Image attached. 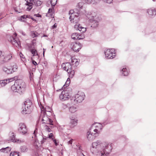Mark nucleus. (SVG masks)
I'll return each instance as SVG.
<instances>
[{"instance_id": "bb28decb", "label": "nucleus", "mask_w": 156, "mask_h": 156, "mask_svg": "<svg viewBox=\"0 0 156 156\" xmlns=\"http://www.w3.org/2000/svg\"><path fill=\"white\" fill-rule=\"evenodd\" d=\"M20 149L21 151L23 152H26L28 150L27 147L26 146H23L20 147Z\"/></svg>"}, {"instance_id": "473e14b6", "label": "nucleus", "mask_w": 156, "mask_h": 156, "mask_svg": "<svg viewBox=\"0 0 156 156\" xmlns=\"http://www.w3.org/2000/svg\"><path fill=\"white\" fill-rule=\"evenodd\" d=\"M30 51L33 54V56L38 55V54L37 51L34 48H32L30 49Z\"/></svg>"}, {"instance_id": "37998d69", "label": "nucleus", "mask_w": 156, "mask_h": 156, "mask_svg": "<svg viewBox=\"0 0 156 156\" xmlns=\"http://www.w3.org/2000/svg\"><path fill=\"white\" fill-rule=\"evenodd\" d=\"M147 13L150 15H152L153 13V10L151 9H148L147 11Z\"/></svg>"}, {"instance_id": "bf43d9fd", "label": "nucleus", "mask_w": 156, "mask_h": 156, "mask_svg": "<svg viewBox=\"0 0 156 156\" xmlns=\"http://www.w3.org/2000/svg\"><path fill=\"white\" fill-rule=\"evenodd\" d=\"M45 50H46L45 49H43L44 51H43V54L44 56V52H45Z\"/></svg>"}, {"instance_id": "4468645a", "label": "nucleus", "mask_w": 156, "mask_h": 156, "mask_svg": "<svg viewBox=\"0 0 156 156\" xmlns=\"http://www.w3.org/2000/svg\"><path fill=\"white\" fill-rule=\"evenodd\" d=\"M71 48L75 51L78 52L81 48V44L75 42H72L70 45Z\"/></svg>"}, {"instance_id": "393cba45", "label": "nucleus", "mask_w": 156, "mask_h": 156, "mask_svg": "<svg viewBox=\"0 0 156 156\" xmlns=\"http://www.w3.org/2000/svg\"><path fill=\"white\" fill-rule=\"evenodd\" d=\"M2 69L5 73L7 74L12 73V71H12L10 68L9 69L6 67H4L2 68Z\"/></svg>"}, {"instance_id": "6ab92c4d", "label": "nucleus", "mask_w": 156, "mask_h": 156, "mask_svg": "<svg viewBox=\"0 0 156 156\" xmlns=\"http://www.w3.org/2000/svg\"><path fill=\"white\" fill-rule=\"evenodd\" d=\"M9 139L11 141L13 142H18L19 140H17L15 138V135L13 132H11L9 133Z\"/></svg>"}, {"instance_id": "b1692460", "label": "nucleus", "mask_w": 156, "mask_h": 156, "mask_svg": "<svg viewBox=\"0 0 156 156\" xmlns=\"http://www.w3.org/2000/svg\"><path fill=\"white\" fill-rule=\"evenodd\" d=\"M11 150V148L9 147L5 148H2L0 150V152H2L5 153H8Z\"/></svg>"}, {"instance_id": "864d4df0", "label": "nucleus", "mask_w": 156, "mask_h": 156, "mask_svg": "<svg viewBox=\"0 0 156 156\" xmlns=\"http://www.w3.org/2000/svg\"><path fill=\"white\" fill-rule=\"evenodd\" d=\"M34 15L36 16L37 17H41V15H40L39 14H35Z\"/></svg>"}, {"instance_id": "20e7f679", "label": "nucleus", "mask_w": 156, "mask_h": 156, "mask_svg": "<svg viewBox=\"0 0 156 156\" xmlns=\"http://www.w3.org/2000/svg\"><path fill=\"white\" fill-rule=\"evenodd\" d=\"M41 114L39 117V120H41L43 123L53 125V121L47 116V114H45V112L43 110V108H41Z\"/></svg>"}, {"instance_id": "13d9d810", "label": "nucleus", "mask_w": 156, "mask_h": 156, "mask_svg": "<svg viewBox=\"0 0 156 156\" xmlns=\"http://www.w3.org/2000/svg\"><path fill=\"white\" fill-rule=\"evenodd\" d=\"M63 107H64V108H65V107L66 108V107H67V105H64V104H63Z\"/></svg>"}, {"instance_id": "aec40b11", "label": "nucleus", "mask_w": 156, "mask_h": 156, "mask_svg": "<svg viewBox=\"0 0 156 156\" xmlns=\"http://www.w3.org/2000/svg\"><path fill=\"white\" fill-rule=\"evenodd\" d=\"M78 110V108L76 106H72L69 108V112L72 113H75Z\"/></svg>"}, {"instance_id": "4c0bfd02", "label": "nucleus", "mask_w": 156, "mask_h": 156, "mask_svg": "<svg viewBox=\"0 0 156 156\" xmlns=\"http://www.w3.org/2000/svg\"><path fill=\"white\" fill-rule=\"evenodd\" d=\"M10 156H19V153L16 152H12L10 154Z\"/></svg>"}, {"instance_id": "ddd939ff", "label": "nucleus", "mask_w": 156, "mask_h": 156, "mask_svg": "<svg viewBox=\"0 0 156 156\" xmlns=\"http://www.w3.org/2000/svg\"><path fill=\"white\" fill-rule=\"evenodd\" d=\"M71 37L74 40H78L83 39L85 37V35L83 34L74 33L72 34Z\"/></svg>"}, {"instance_id": "e433bc0d", "label": "nucleus", "mask_w": 156, "mask_h": 156, "mask_svg": "<svg viewBox=\"0 0 156 156\" xmlns=\"http://www.w3.org/2000/svg\"><path fill=\"white\" fill-rule=\"evenodd\" d=\"M33 2H34V3L37 6H40L41 4V2L40 1H36L34 0Z\"/></svg>"}, {"instance_id": "a19ab883", "label": "nucleus", "mask_w": 156, "mask_h": 156, "mask_svg": "<svg viewBox=\"0 0 156 156\" xmlns=\"http://www.w3.org/2000/svg\"><path fill=\"white\" fill-rule=\"evenodd\" d=\"M45 129L46 131L50 132L51 131V129L48 126L45 125L44 126Z\"/></svg>"}, {"instance_id": "69168bd1", "label": "nucleus", "mask_w": 156, "mask_h": 156, "mask_svg": "<svg viewBox=\"0 0 156 156\" xmlns=\"http://www.w3.org/2000/svg\"><path fill=\"white\" fill-rule=\"evenodd\" d=\"M153 1H155L156 0H152Z\"/></svg>"}, {"instance_id": "9b49d317", "label": "nucleus", "mask_w": 156, "mask_h": 156, "mask_svg": "<svg viewBox=\"0 0 156 156\" xmlns=\"http://www.w3.org/2000/svg\"><path fill=\"white\" fill-rule=\"evenodd\" d=\"M69 91L66 90L62 91L61 94L59 95L60 99L62 101L67 100L70 97Z\"/></svg>"}, {"instance_id": "0e129e2a", "label": "nucleus", "mask_w": 156, "mask_h": 156, "mask_svg": "<svg viewBox=\"0 0 156 156\" xmlns=\"http://www.w3.org/2000/svg\"><path fill=\"white\" fill-rule=\"evenodd\" d=\"M51 48H53V46H52V47H51Z\"/></svg>"}, {"instance_id": "1a4fd4ad", "label": "nucleus", "mask_w": 156, "mask_h": 156, "mask_svg": "<svg viewBox=\"0 0 156 156\" xmlns=\"http://www.w3.org/2000/svg\"><path fill=\"white\" fill-rule=\"evenodd\" d=\"M105 57L108 58L112 59L114 58L116 55L114 49H107L105 51Z\"/></svg>"}, {"instance_id": "a211bd4d", "label": "nucleus", "mask_w": 156, "mask_h": 156, "mask_svg": "<svg viewBox=\"0 0 156 156\" xmlns=\"http://www.w3.org/2000/svg\"><path fill=\"white\" fill-rule=\"evenodd\" d=\"M75 29L77 30H79L82 32H84L86 30V28L82 27L80 24H76L74 26Z\"/></svg>"}, {"instance_id": "0eeeda50", "label": "nucleus", "mask_w": 156, "mask_h": 156, "mask_svg": "<svg viewBox=\"0 0 156 156\" xmlns=\"http://www.w3.org/2000/svg\"><path fill=\"white\" fill-rule=\"evenodd\" d=\"M85 95L84 93L82 92L79 91L73 97L74 101L76 102H82L84 100Z\"/></svg>"}, {"instance_id": "8fccbe9b", "label": "nucleus", "mask_w": 156, "mask_h": 156, "mask_svg": "<svg viewBox=\"0 0 156 156\" xmlns=\"http://www.w3.org/2000/svg\"><path fill=\"white\" fill-rule=\"evenodd\" d=\"M20 56L21 58L24 59L25 58V57L24 55L22 54L21 53H20Z\"/></svg>"}, {"instance_id": "f704fd0d", "label": "nucleus", "mask_w": 156, "mask_h": 156, "mask_svg": "<svg viewBox=\"0 0 156 156\" xmlns=\"http://www.w3.org/2000/svg\"><path fill=\"white\" fill-rule=\"evenodd\" d=\"M50 2L52 6V9H53V7H54L56 5L57 2V0H50Z\"/></svg>"}, {"instance_id": "3c124183", "label": "nucleus", "mask_w": 156, "mask_h": 156, "mask_svg": "<svg viewBox=\"0 0 156 156\" xmlns=\"http://www.w3.org/2000/svg\"><path fill=\"white\" fill-rule=\"evenodd\" d=\"M53 141L54 142V143L57 146V145H58V143L57 142V141H56V140L55 139V140H53Z\"/></svg>"}, {"instance_id": "f3484780", "label": "nucleus", "mask_w": 156, "mask_h": 156, "mask_svg": "<svg viewBox=\"0 0 156 156\" xmlns=\"http://www.w3.org/2000/svg\"><path fill=\"white\" fill-rule=\"evenodd\" d=\"M22 113L23 114H29L31 112V109L29 108L26 107V106L23 105L22 108Z\"/></svg>"}, {"instance_id": "09e8293b", "label": "nucleus", "mask_w": 156, "mask_h": 156, "mask_svg": "<svg viewBox=\"0 0 156 156\" xmlns=\"http://www.w3.org/2000/svg\"><path fill=\"white\" fill-rule=\"evenodd\" d=\"M20 33L24 36H25L26 35L25 33L22 30H20Z\"/></svg>"}, {"instance_id": "ea45409f", "label": "nucleus", "mask_w": 156, "mask_h": 156, "mask_svg": "<svg viewBox=\"0 0 156 156\" xmlns=\"http://www.w3.org/2000/svg\"><path fill=\"white\" fill-rule=\"evenodd\" d=\"M37 129H36L34 131V133H33V135L32 136V138H33V137H36V135L37 133Z\"/></svg>"}, {"instance_id": "2eb2a0df", "label": "nucleus", "mask_w": 156, "mask_h": 156, "mask_svg": "<svg viewBox=\"0 0 156 156\" xmlns=\"http://www.w3.org/2000/svg\"><path fill=\"white\" fill-rule=\"evenodd\" d=\"M69 125L71 128H73L76 126L77 123V120L75 117H70Z\"/></svg>"}, {"instance_id": "423d86ee", "label": "nucleus", "mask_w": 156, "mask_h": 156, "mask_svg": "<svg viewBox=\"0 0 156 156\" xmlns=\"http://www.w3.org/2000/svg\"><path fill=\"white\" fill-rule=\"evenodd\" d=\"M103 126L101 124L96 123L92 125L90 129L98 136Z\"/></svg>"}, {"instance_id": "7c9ffc66", "label": "nucleus", "mask_w": 156, "mask_h": 156, "mask_svg": "<svg viewBox=\"0 0 156 156\" xmlns=\"http://www.w3.org/2000/svg\"><path fill=\"white\" fill-rule=\"evenodd\" d=\"M42 108H43V110L44 111L45 114H47V113H46V112H50L51 113V112L52 111L51 109V108H49V107L46 108L45 109L43 107Z\"/></svg>"}, {"instance_id": "4be33fe9", "label": "nucleus", "mask_w": 156, "mask_h": 156, "mask_svg": "<svg viewBox=\"0 0 156 156\" xmlns=\"http://www.w3.org/2000/svg\"><path fill=\"white\" fill-rule=\"evenodd\" d=\"M12 56L10 55H7L5 56L4 59L2 60V63L8 62L9 60L10 59L12 58Z\"/></svg>"}, {"instance_id": "f257e3e1", "label": "nucleus", "mask_w": 156, "mask_h": 156, "mask_svg": "<svg viewBox=\"0 0 156 156\" xmlns=\"http://www.w3.org/2000/svg\"><path fill=\"white\" fill-rule=\"evenodd\" d=\"M112 149V145L110 143L97 140L93 142L90 151L92 153L97 156H109Z\"/></svg>"}, {"instance_id": "c756f323", "label": "nucleus", "mask_w": 156, "mask_h": 156, "mask_svg": "<svg viewBox=\"0 0 156 156\" xmlns=\"http://www.w3.org/2000/svg\"><path fill=\"white\" fill-rule=\"evenodd\" d=\"M7 83H8L7 79L1 80L0 81V84L2 87H4Z\"/></svg>"}, {"instance_id": "c9c22d12", "label": "nucleus", "mask_w": 156, "mask_h": 156, "mask_svg": "<svg viewBox=\"0 0 156 156\" xmlns=\"http://www.w3.org/2000/svg\"><path fill=\"white\" fill-rule=\"evenodd\" d=\"M29 16H28L27 15H24L23 16H21V18L20 19V21H23V22H24L25 21V20H23L22 19H26V18H30L29 17Z\"/></svg>"}, {"instance_id": "cd10ccee", "label": "nucleus", "mask_w": 156, "mask_h": 156, "mask_svg": "<svg viewBox=\"0 0 156 156\" xmlns=\"http://www.w3.org/2000/svg\"><path fill=\"white\" fill-rule=\"evenodd\" d=\"M11 70L12 71V73L15 71H16L17 69V66L16 64H14L13 65L11 66Z\"/></svg>"}, {"instance_id": "79ce46f5", "label": "nucleus", "mask_w": 156, "mask_h": 156, "mask_svg": "<svg viewBox=\"0 0 156 156\" xmlns=\"http://www.w3.org/2000/svg\"><path fill=\"white\" fill-rule=\"evenodd\" d=\"M8 83H9L10 82H12L15 80L14 78H11L7 79Z\"/></svg>"}, {"instance_id": "603ef678", "label": "nucleus", "mask_w": 156, "mask_h": 156, "mask_svg": "<svg viewBox=\"0 0 156 156\" xmlns=\"http://www.w3.org/2000/svg\"><path fill=\"white\" fill-rule=\"evenodd\" d=\"M32 63L34 65H37V63L34 60L32 61Z\"/></svg>"}, {"instance_id": "72a5a7b5", "label": "nucleus", "mask_w": 156, "mask_h": 156, "mask_svg": "<svg viewBox=\"0 0 156 156\" xmlns=\"http://www.w3.org/2000/svg\"><path fill=\"white\" fill-rule=\"evenodd\" d=\"M122 74L124 76H126L128 75V73L126 68H123L122 70Z\"/></svg>"}, {"instance_id": "4d7b16f0", "label": "nucleus", "mask_w": 156, "mask_h": 156, "mask_svg": "<svg viewBox=\"0 0 156 156\" xmlns=\"http://www.w3.org/2000/svg\"><path fill=\"white\" fill-rule=\"evenodd\" d=\"M33 77L32 76H30V75L29 76V78L30 80H31L32 79Z\"/></svg>"}, {"instance_id": "338daca9", "label": "nucleus", "mask_w": 156, "mask_h": 156, "mask_svg": "<svg viewBox=\"0 0 156 156\" xmlns=\"http://www.w3.org/2000/svg\"><path fill=\"white\" fill-rule=\"evenodd\" d=\"M34 40L35 41V40L34 39L33 40V41H34Z\"/></svg>"}, {"instance_id": "412c9836", "label": "nucleus", "mask_w": 156, "mask_h": 156, "mask_svg": "<svg viewBox=\"0 0 156 156\" xmlns=\"http://www.w3.org/2000/svg\"><path fill=\"white\" fill-rule=\"evenodd\" d=\"M32 104V103L31 101L30 100H27L24 102V104L23 105L26 106V107L30 108Z\"/></svg>"}, {"instance_id": "dca6fc26", "label": "nucleus", "mask_w": 156, "mask_h": 156, "mask_svg": "<svg viewBox=\"0 0 156 156\" xmlns=\"http://www.w3.org/2000/svg\"><path fill=\"white\" fill-rule=\"evenodd\" d=\"M61 67L65 70L67 72L70 71L72 69V65L69 62H66L65 63H63L61 65Z\"/></svg>"}, {"instance_id": "c85d7f7f", "label": "nucleus", "mask_w": 156, "mask_h": 156, "mask_svg": "<svg viewBox=\"0 0 156 156\" xmlns=\"http://www.w3.org/2000/svg\"><path fill=\"white\" fill-rule=\"evenodd\" d=\"M83 4L82 2H80L78 3V4L77 5V9H75V11L76 10V12L77 11V10L78 9V11L80 10L81 9L83 8Z\"/></svg>"}, {"instance_id": "2f4dec72", "label": "nucleus", "mask_w": 156, "mask_h": 156, "mask_svg": "<svg viewBox=\"0 0 156 156\" xmlns=\"http://www.w3.org/2000/svg\"><path fill=\"white\" fill-rule=\"evenodd\" d=\"M67 72L69 74V77L71 78H73L75 73L74 70H72V69H71L70 71H69Z\"/></svg>"}, {"instance_id": "f8f14e48", "label": "nucleus", "mask_w": 156, "mask_h": 156, "mask_svg": "<svg viewBox=\"0 0 156 156\" xmlns=\"http://www.w3.org/2000/svg\"><path fill=\"white\" fill-rule=\"evenodd\" d=\"M90 129L87 133V138L89 141L94 140L98 136Z\"/></svg>"}, {"instance_id": "6e6552de", "label": "nucleus", "mask_w": 156, "mask_h": 156, "mask_svg": "<svg viewBox=\"0 0 156 156\" xmlns=\"http://www.w3.org/2000/svg\"><path fill=\"white\" fill-rule=\"evenodd\" d=\"M17 34L15 33L14 35L10 36L9 38V41L15 46L19 47L20 43L19 39L16 37Z\"/></svg>"}, {"instance_id": "9d476101", "label": "nucleus", "mask_w": 156, "mask_h": 156, "mask_svg": "<svg viewBox=\"0 0 156 156\" xmlns=\"http://www.w3.org/2000/svg\"><path fill=\"white\" fill-rule=\"evenodd\" d=\"M18 130L20 133L23 134L27 133V128L26 125L23 123H19Z\"/></svg>"}, {"instance_id": "5fc2aeb1", "label": "nucleus", "mask_w": 156, "mask_h": 156, "mask_svg": "<svg viewBox=\"0 0 156 156\" xmlns=\"http://www.w3.org/2000/svg\"><path fill=\"white\" fill-rule=\"evenodd\" d=\"M52 9H51L49 8L48 9V13H50V12H51L52 11Z\"/></svg>"}, {"instance_id": "5701e85b", "label": "nucleus", "mask_w": 156, "mask_h": 156, "mask_svg": "<svg viewBox=\"0 0 156 156\" xmlns=\"http://www.w3.org/2000/svg\"><path fill=\"white\" fill-rule=\"evenodd\" d=\"M71 63L72 65H74V66L76 67L79 64V62L77 59L74 58H71Z\"/></svg>"}, {"instance_id": "e2e57ef3", "label": "nucleus", "mask_w": 156, "mask_h": 156, "mask_svg": "<svg viewBox=\"0 0 156 156\" xmlns=\"http://www.w3.org/2000/svg\"><path fill=\"white\" fill-rule=\"evenodd\" d=\"M44 37H46V36H46V35H44Z\"/></svg>"}, {"instance_id": "680f3d73", "label": "nucleus", "mask_w": 156, "mask_h": 156, "mask_svg": "<svg viewBox=\"0 0 156 156\" xmlns=\"http://www.w3.org/2000/svg\"><path fill=\"white\" fill-rule=\"evenodd\" d=\"M2 51H0V56H1L2 55Z\"/></svg>"}, {"instance_id": "a18cd8bd", "label": "nucleus", "mask_w": 156, "mask_h": 156, "mask_svg": "<svg viewBox=\"0 0 156 156\" xmlns=\"http://www.w3.org/2000/svg\"><path fill=\"white\" fill-rule=\"evenodd\" d=\"M73 139H71L68 142V144H72L73 143Z\"/></svg>"}, {"instance_id": "58836bf2", "label": "nucleus", "mask_w": 156, "mask_h": 156, "mask_svg": "<svg viewBox=\"0 0 156 156\" xmlns=\"http://www.w3.org/2000/svg\"><path fill=\"white\" fill-rule=\"evenodd\" d=\"M42 138V140L41 141V144H43L46 141V140L47 139L48 137H46L45 136H43Z\"/></svg>"}, {"instance_id": "052dcab7", "label": "nucleus", "mask_w": 156, "mask_h": 156, "mask_svg": "<svg viewBox=\"0 0 156 156\" xmlns=\"http://www.w3.org/2000/svg\"><path fill=\"white\" fill-rule=\"evenodd\" d=\"M66 81H69L70 82V79L69 78H68Z\"/></svg>"}, {"instance_id": "de8ad7c7", "label": "nucleus", "mask_w": 156, "mask_h": 156, "mask_svg": "<svg viewBox=\"0 0 156 156\" xmlns=\"http://www.w3.org/2000/svg\"><path fill=\"white\" fill-rule=\"evenodd\" d=\"M70 82L69 81H66V82L64 86H66V87L69 86V84L70 83Z\"/></svg>"}, {"instance_id": "49530a36", "label": "nucleus", "mask_w": 156, "mask_h": 156, "mask_svg": "<svg viewBox=\"0 0 156 156\" xmlns=\"http://www.w3.org/2000/svg\"><path fill=\"white\" fill-rule=\"evenodd\" d=\"M53 134L52 133H51L50 134H49L48 135V137L49 138H51L52 137H53Z\"/></svg>"}, {"instance_id": "f03ea898", "label": "nucleus", "mask_w": 156, "mask_h": 156, "mask_svg": "<svg viewBox=\"0 0 156 156\" xmlns=\"http://www.w3.org/2000/svg\"><path fill=\"white\" fill-rule=\"evenodd\" d=\"M76 12L77 15H80L85 14L86 15V16L89 19L90 23H91V27L95 28L98 26V22L100 21V19L98 18L97 16H93L90 12L87 13L85 9L83 8L80 10Z\"/></svg>"}, {"instance_id": "6e6d98bb", "label": "nucleus", "mask_w": 156, "mask_h": 156, "mask_svg": "<svg viewBox=\"0 0 156 156\" xmlns=\"http://www.w3.org/2000/svg\"><path fill=\"white\" fill-rule=\"evenodd\" d=\"M30 76H32V77H33V73H30Z\"/></svg>"}, {"instance_id": "39448f33", "label": "nucleus", "mask_w": 156, "mask_h": 156, "mask_svg": "<svg viewBox=\"0 0 156 156\" xmlns=\"http://www.w3.org/2000/svg\"><path fill=\"white\" fill-rule=\"evenodd\" d=\"M76 10L74 11L73 10H70L69 11V15H70L69 19L72 23H76L79 21V15H77Z\"/></svg>"}, {"instance_id": "7ed1b4c3", "label": "nucleus", "mask_w": 156, "mask_h": 156, "mask_svg": "<svg viewBox=\"0 0 156 156\" xmlns=\"http://www.w3.org/2000/svg\"><path fill=\"white\" fill-rule=\"evenodd\" d=\"M26 85L25 83L22 80H16L14 84L11 87V90L14 92H17L21 94L25 90Z\"/></svg>"}, {"instance_id": "c03bdc74", "label": "nucleus", "mask_w": 156, "mask_h": 156, "mask_svg": "<svg viewBox=\"0 0 156 156\" xmlns=\"http://www.w3.org/2000/svg\"><path fill=\"white\" fill-rule=\"evenodd\" d=\"M57 26V24L56 23H55L53 26H52L51 28L52 29H54Z\"/></svg>"}, {"instance_id": "a878e982", "label": "nucleus", "mask_w": 156, "mask_h": 156, "mask_svg": "<svg viewBox=\"0 0 156 156\" xmlns=\"http://www.w3.org/2000/svg\"><path fill=\"white\" fill-rule=\"evenodd\" d=\"M30 36L33 38L38 37L39 34L36 31H32L30 33Z\"/></svg>"}]
</instances>
